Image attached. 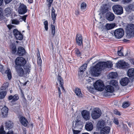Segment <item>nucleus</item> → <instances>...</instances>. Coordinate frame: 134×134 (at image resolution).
<instances>
[{
	"label": "nucleus",
	"instance_id": "ddd939ff",
	"mask_svg": "<svg viewBox=\"0 0 134 134\" xmlns=\"http://www.w3.org/2000/svg\"><path fill=\"white\" fill-rule=\"evenodd\" d=\"M81 114L84 119L86 120L90 119V112L86 110H83L81 112Z\"/></svg>",
	"mask_w": 134,
	"mask_h": 134
},
{
	"label": "nucleus",
	"instance_id": "ea45409f",
	"mask_svg": "<svg viewBox=\"0 0 134 134\" xmlns=\"http://www.w3.org/2000/svg\"><path fill=\"white\" fill-rule=\"evenodd\" d=\"M86 4L85 2L81 3V9L82 10H85L86 9Z\"/></svg>",
	"mask_w": 134,
	"mask_h": 134
},
{
	"label": "nucleus",
	"instance_id": "7c9ffc66",
	"mask_svg": "<svg viewBox=\"0 0 134 134\" xmlns=\"http://www.w3.org/2000/svg\"><path fill=\"white\" fill-rule=\"evenodd\" d=\"M87 65L84 64L82 65L79 69V72L81 74L83 73L84 71H85L87 67Z\"/></svg>",
	"mask_w": 134,
	"mask_h": 134
},
{
	"label": "nucleus",
	"instance_id": "f257e3e1",
	"mask_svg": "<svg viewBox=\"0 0 134 134\" xmlns=\"http://www.w3.org/2000/svg\"><path fill=\"white\" fill-rule=\"evenodd\" d=\"M112 63L110 62H99L95 66L94 68L91 69L90 72L93 76H98L102 70L107 68H110L112 67Z\"/></svg>",
	"mask_w": 134,
	"mask_h": 134
},
{
	"label": "nucleus",
	"instance_id": "0eeeda50",
	"mask_svg": "<svg viewBox=\"0 0 134 134\" xmlns=\"http://www.w3.org/2000/svg\"><path fill=\"white\" fill-rule=\"evenodd\" d=\"M116 64L118 68L121 69H125L129 67L130 66L128 63L123 61H119L116 63Z\"/></svg>",
	"mask_w": 134,
	"mask_h": 134
},
{
	"label": "nucleus",
	"instance_id": "bf43d9fd",
	"mask_svg": "<svg viewBox=\"0 0 134 134\" xmlns=\"http://www.w3.org/2000/svg\"><path fill=\"white\" fill-rule=\"evenodd\" d=\"M73 131L74 134H78L80 132V131L78 130H73Z\"/></svg>",
	"mask_w": 134,
	"mask_h": 134
},
{
	"label": "nucleus",
	"instance_id": "69168bd1",
	"mask_svg": "<svg viewBox=\"0 0 134 134\" xmlns=\"http://www.w3.org/2000/svg\"><path fill=\"white\" fill-rule=\"evenodd\" d=\"M79 13V12L78 10H76L75 11V14L76 15H78Z\"/></svg>",
	"mask_w": 134,
	"mask_h": 134
},
{
	"label": "nucleus",
	"instance_id": "37998d69",
	"mask_svg": "<svg viewBox=\"0 0 134 134\" xmlns=\"http://www.w3.org/2000/svg\"><path fill=\"white\" fill-rule=\"evenodd\" d=\"M43 24L44 25V27L46 31H47L48 29V23L47 20L44 21L43 22Z\"/></svg>",
	"mask_w": 134,
	"mask_h": 134
},
{
	"label": "nucleus",
	"instance_id": "4c0bfd02",
	"mask_svg": "<svg viewBox=\"0 0 134 134\" xmlns=\"http://www.w3.org/2000/svg\"><path fill=\"white\" fill-rule=\"evenodd\" d=\"M51 33L52 34V37H53L55 35V26L54 25H51Z\"/></svg>",
	"mask_w": 134,
	"mask_h": 134
},
{
	"label": "nucleus",
	"instance_id": "58836bf2",
	"mask_svg": "<svg viewBox=\"0 0 134 134\" xmlns=\"http://www.w3.org/2000/svg\"><path fill=\"white\" fill-rule=\"evenodd\" d=\"M13 53L15 54L16 51V48L15 45L12 44L10 46Z\"/></svg>",
	"mask_w": 134,
	"mask_h": 134
},
{
	"label": "nucleus",
	"instance_id": "9b49d317",
	"mask_svg": "<svg viewBox=\"0 0 134 134\" xmlns=\"http://www.w3.org/2000/svg\"><path fill=\"white\" fill-rule=\"evenodd\" d=\"M15 68L18 75L20 76H23L24 74V72L22 67L16 66H15Z\"/></svg>",
	"mask_w": 134,
	"mask_h": 134
},
{
	"label": "nucleus",
	"instance_id": "13d9d810",
	"mask_svg": "<svg viewBox=\"0 0 134 134\" xmlns=\"http://www.w3.org/2000/svg\"><path fill=\"white\" fill-rule=\"evenodd\" d=\"M7 26L9 30H10L14 27V26L11 25H8Z\"/></svg>",
	"mask_w": 134,
	"mask_h": 134
},
{
	"label": "nucleus",
	"instance_id": "f8f14e48",
	"mask_svg": "<svg viewBox=\"0 0 134 134\" xmlns=\"http://www.w3.org/2000/svg\"><path fill=\"white\" fill-rule=\"evenodd\" d=\"M76 42L79 46L82 45V35L80 34H77L76 36Z\"/></svg>",
	"mask_w": 134,
	"mask_h": 134
},
{
	"label": "nucleus",
	"instance_id": "e2e57ef3",
	"mask_svg": "<svg viewBox=\"0 0 134 134\" xmlns=\"http://www.w3.org/2000/svg\"><path fill=\"white\" fill-rule=\"evenodd\" d=\"M27 1L30 4L32 3L33 2V0H28Z\"/></svg>",
	"mask_w": 134,
	"mask_h": 134
},
{
	"label": "nucleus",
	"instance_id": "a878e982",
	"mask_svg": "<svg viewBox=\"0 0 134 134\" xmlns=\"http://www.w3.org/2000/svg\"><path fill=\"white\" fill-rule=\"evenodd\" d=\"M128 76L132 77L134 76V69L131 68L129 69L127 72Z\"/></svg>",
	"mask_w": 134,
	"mask_h": 134
},
{
	"label": "nucleus",
	"instance_id": "c03bdc74",
	"mask_svg": "<svg viewBox=\"0 0 134 134\" xmlns=\"http://www.w3.org/2000/svg\"><path fill=\"white\" fill-rule=\"evenodd\" d=\"M130 103L128 102H124L122 105V107L124 108H126L130 105Z\"/></svg>",
	"mask_w": 134,
	"mask_h": 134
},
{
	"label": "nucleus",
	"instance_id": "4d7b16f0",
	"mask_svg": "<svg viewBox=\"0 0 134 134\" xmlns=\"http://www.w3.org/2000/svg\"><path fill=\"white\" fill-rule=\"evenodd\" d=\"M58 90L59 93V98H60V95L61 94V92L60 90V88L59 87H58Z\"/></svg>",
	"mask_w": 134,
	"mask_h": 134
},
{
	"label": "nucleus",
	"instance_id": "e433bc0d",
	"mask_svg": "<svg viewBox=\"0 0 134 134\" xmlns=\"http://www.w3.org/2000/svg\"><path fill=\"white\" fill-rule=\"evenodd\" d=\"M5 12L7 16H8L12 12L11 9L9 7L6 8L5 9Z\"/></svg>",
	"mask_w": 134,
	"mask_h": 134
},
{
	"label": "nucleus",
	"instance_id": "49530a36",
	"mask_svg": "<svg viewBox=\"0 0 134 134\" xmlns=\"http://www.w3.org/2000/svg\"><path fill=\"white\" fill-rule=\"evenodd\" d=\"M27 15H25L23 16H21V18H20V19H21L22 20H20L21 21H24L25 23L26 22V19L27 17Z\"/></svg>",
	"mask_w": 134,
	"mask_h": 134
},
{
	"label": "nucleus",
	"instance_id": "dca6fc26",
	"mask_svg": "<svg viewBox=\"0 0 134 134\" xmlns=\"http://www.w3.org/2000/svg\"><path fill=\"white\" fill-rule=\"evenodd\" d=\"M25 54V51L23 47H20L18 48L17 52V55L19 56H23Z\"/></svg>",
	"mask_w": 134,
	"mask_h": 134
},
{
	"label": "nucleus",
	"instance_id": "393cba45",
	"mask_svg": "<svg viewBox=\"0 0 134 134\" xmlns=\"http://www.w3.org/2000/svg\"><path fill=\"white\" fill-rule=\"evenodd\" d=\"M57 80L59 83L60 86L62 88V90H64V88L63 86L64 84L63 80L61 77L59 75H58Z\"/></svg>",
	"mask_w": 134,
	"mask_h": 134
},
{
	"label": "nucleus",
	"instance_id": "a211bd4d",
	"mask_svg": "<svg viewBox=\"0 0 134 134\" xmlns=\"http://www.w3.org/2000/svg\"><path fill=\"white\" fill-rule=\"evenodd\" d=\"M85 129L88 131H92L93 127V125L91 122H87L85 125Z\"/></svg>",
	"mask_w": 134,
	"mask_h": 134
},
{
	"label": "nucleus",
	"instance_id": "a19ab883",
	"mask_svg": "<svg viewBox=\"0 0 134 134\" xmlns=\"http://www.w3.org/2000/svg\"><path fill=\"white\" fill-rule=\"evenodd\" d=\"M123 49L122 48H118V54L119 56H123Z\"/></svg>",
	"mask_w": 134,
	"mask_h": 134
},
{
	"label": "nucleus",
	"instance_id": "f3484780",
	"mask_svg": "<svg viewBox=\"0 0 134 134\" xmlns=\"http://www.w3.org/2000/svg\"><path fill=\"white\" fill-rule=\"evenodd\" d=\"M21 124L25 127L27 126L28 124V121L23 116H21L19 119Z\"/></svg>",
	"mask_w": 134,
	"mask_h": 134
},
{
	"label": "nucleus",
	"instance_id": "c9c22d12",
	"mask_svg": "<svg viewBox=\"0 0 134 134\" xmlns=\"http://www.w3.org/2000/svg\"><path fill=\"white\" fill-rule=\"evenodd\" d=\"M105 125L104 122L103 121H99L97 124L98 128L102 129Z\"/></svg>",
	"mask_w": 134,
	"mask_h": 134
},
{
	"label": "nucleus",
	"instance_id": "c85d7f7f",
	"mask_svg": "<svg viewBox=\"0 0 134 134\" xmlns=\"http://www.w3.org/2000/svg\"><path fill=\"white\" fill-rule=\"evenodd\" d=\"M105 90L107 92H109L112 93L114 91V88L111 86L108 85L106 86Z\"/></svg>",
	"mask_w": 134,
	"mask_h": 134
},
{
	"label": "nucleus",
	"instance_id": "4468645a",
	"mask_svg": "<svg viewBox=\"0 0 134 134\" xmlns=\"http://www.w3.org/2000/svg\"><path fill=\"white\" fill-rule=\"evenodd\" d=\"M110 128L108 126H105L101 129L100 134H109L110 132Z\"/></svg>",
	"mask_w": 134,
	"mask_h": 134
},
{
	"label": "nucleus",
	"instance_id": "052dcab7",
	"mask_svg": "<svg viewBox=\"0 0 134 134\" xmlns=\"http://www.w3.org/2000/svg\"><path fill=\"white\" fill-rule=\"evenodd\" d=\"M12 0H4L6 4H8L10 3Z\"/></svg>",
	"mask_w": 134,
	"mask_h": 134
},
{
	"label": "nucleus",
	"instance_id": "aec40b11",
	"mask_svg": "<svg viewBox=\"0 0 134 134\" xmlns=\"http://www.w3.org/2000/svg\"><path fill=\"white\" fill-rule=\"evenodd\" d=\"M8 111V108L6 106H4L1 109V112L3 116L4 117H5L7 116Z\"/></svg>",
	"mask_w": 134,
	"mask_h": 134
},
{
	"label": "nucleus",
	"instance_id": "0e129e2a",
	"mask_svg": "<svg viewBox=\"0 0 134 134\" xmlns=\"http://www.w3.org/2000/svg\"><path fill=\"white\" fill-rule=\"evenodd\" d=\"M3 0H0V6L2 5L3 3Z\"/></svg>",
	"mask_w": 134,
	"mask_h": 134
},
{
	"label": "nucleus",
	"instance_id": "09e8293b",
	"mask_svg": "<svg viewBox=\"0 0 134 134\" xmlns=\"http://www.w3.org/2000/svg\"><path fill=\"white\" fill-rule=\"evenodd\" d=\"M5 132L4 130L3 127H1L0 128V134H5Z\"/></svg>",
	"mask_w": 134,
	"mask_h": 134
},
{
	"label": "nucleus",
	"instance_id": "5701e85b",
	"mask_svg": "<svg viewBox=\"0 0 134 134\" xmlns=\"http://www.w3.org/2000/svg\"><path fill=\"white\" fill-rule=\"evenodd\" d=\"M5 129L9 130L13 126V123L10 121L8 120L6 121L5 123Z\"/></svg>",
	"mask_w": 134,
	"mask_h": 134
},
{
	"label": "nucleus",
	"instance_id": "cd10ccee",
	"mask_svg": "<svg viewBox=\"0 0 134 134\" xmlns=\"http://www.w3.org/2000/svg\"><path fill=\"white\" fill-rule=\"evenodd\" d=\"M75 93L76 95L79 97H82V93L81 90L78 88H76L75 90Z\"/></svg>",
	"mask_w": 134,
	"mask_h": 134
},
{
	"label": "nucleus",
	"instance_id": "4be33fe9",
	"mask_svg": "<svg viewBox=\"0 0 134 134\" xmlns=\"http://www.w3.org/2000/svg\"><path fill=\"white\" fill-rule=\"evenodd\" d=\"M19 99V97L17 94H15L14 96L10 95L8 97V99L9 100L12 99L11 101L12 103L17 100Z\"/></svg>",
	"mask_w": 134,
	"mask_h": 134
},
{
	"label": "nucleus",
	"instance_id": "6e6552de",
	"mask_svg": "<svg viewBox=\"0 0 134 134\" xmlns=\"http://www.w3.org/2000/svg\"><path fill=\"white\" fill-rule=\"evenodd\" d=\"M15 63L17 66H21L25 65L26 61L24 58L22 57H18L16 59Z\"/></svg>",
	"mask_w": 134,
	"mask_h": 134
},
{
	"label": "nucleus",
	"instance_id": "1a4fd4ad",
	"mask_svg": "<svg viewBox=\"0 0 134 134\" xmlns=\"http://www.w3.org/2000/svg\"><path fill=\"white\" fill-rule=\"evenodd\" d=\"M13 34L16 39L21 40L23 38V36L21 32L16 29H14L13 31Z\"/></svg>",
	"mask_w": 134,
	"mask_h": 134
},
{
	"label": "nucleus",
	"instance_id": "2f4dec72",
	"mask_svg": "<svg viewBox=\"0 0 134 134\" xmlns=\"http://www.w3.org/2000/svg\"><path fill=\"white\" fill-rule=\"evenodd\" d=\"M5 74H7L8 76V77L9 80H10L12 78V74L10 70L7 68V69L5 70Z\"/></svg>",
	"mask_w": 134,
	"mask_h": 134
},
{
	"label": "nucleus",
	"instance_id": "39448f33",
	"mask_svg": "<svg viewBox=\"0 0 134 134\" xmlns=\"http://www.w3.org/2000/svg\"><path fill=\"white\" fill-rule=\"evenodd\" d=\"M101 110L98 108H95L94 109L91 113L92 118L94 119L98 118L101 114Z\"/></svg>",
	"mask_w": 134,
	"mask_h": 134
},
{
	"label": "nucleus",
	"instance_id": "f704fd0d",
	"mask_svg": "<svg viewBox=\"0 0 134 134\" xmlns=\"http://www.w3.org/2000/svg\"><path fill=\"white\" fill-rule=\"evenodd\" d=\"M117 75L116 72H112L109 74V77L112 79L115 78L117 77Z\"/></svg>",
	"mask_w": 134,
	"mask_h": 134
},
{
	"label": "nucleus",
	"instance_id": "680f3d73",
	"mask_svg": "<svg viewBox=\"0 0 134 134\" xmlns=\"http://www.w3.org/2000/svg\"><path fill=\"white\" fill-rule=\"evenodd\" d=\"M13 132L12 131H9L7 134H13Z\"/></svg>",
	"mask_w": 134,
	"mask_h": 134
},
{
	"label": "nucleus",
	"instance_id": "c756f323",
	"mask_svg": "<svg viewBox=\"0 0 134 134\" xmlns=\"http://www.w3.org/2000/svg\"><path fill=\"white\" fill-rule=\"evenodd\" d=\"M115 23L112 24H107L105 25V27L108 30H109L113 29L115 26Z\"/></svg>",
	"mask_w": 134,
	"mask_h": 134
},
{
	"label": "nucleus",
	"instance_id": "3c124183",
	"mask_svg": "<svg viewBox=\"0 0 134 134\" xmlns=\"http://www.w3.org/2000/svg\"><path fill=\"white\" fill-rule=\"evenodd\" d=\"M37 62L38 64L40 65H41L42 63V60L40 57H38L37 58Z\"/></svg>",
	"mask_w": 134,
	"mask_h": 134
},
{
	"label": "nucleus",
	"instance_id": "412c9836",
	"mask_svg": "<svg viewBox=\"0 0 134 134\" xmlns=\"http://www.w3.org/2000/svg\"><path fill=\"white\" fill-rule=\"evenodd\" d=\"M129 80L128 78L127 77H125L121 79L120 81V83L123 86H125L128 83Z\"/></svg>",
	"mask_w": 134,
	"mask_h": 134
},
{
	"label": "nucleus",
	"instance_id": "603ef678",
	"mask_svg": "<svg viewBox=\"0 0 134 134\" xmlns=\"http://www.w3.org/2000/svg\"><path fill=\"white\" fill-rule=\"evenodd\" d=\"M132 0H122V1L124 3H129Z\"/></svg>",
	"mask_w": 134,
	"mask_h": 134
},
{
	"label": "nucleus",
	"instance_id": "338daca9",
	"mask_svg": "<svg viewBox=\"0 0 134 134\" xmlns=\"http://www.w3.org/2000/svg\"><path fill=\"white\" fill-rule=\"evenodd\" d=\"M89 88V90L90 91H93V88H92L91 87H90Z\"/></svg>",
	"mask_w": 134,
	"mask_h": 134
},
{
	"label": "nucleus",
	"instance_id": "473e14b6",
	"mask_svg": "<svg viewBox=\"0 0 134 134\" xmlns=\"http://www.w3.org/2000/svg\"><path fill=\"white\" fill-rule=\"evenodd\" d=\"M118 82L115 80H111L109 83V84L110 85L114 86L116 88L118 87Z\"/></svg>",
	"mask_w": 134,
	"mask_h": 134
},
{
	"label": "nucleus",
	"instance_id": "72a5a7b5",
	"mask_svg": "<svg viewBox=\"0 0 134 134\" xmlns=\"http://www.w3.org/2000/svg\"><path fill=\"white\" fill-rule=\"evenodd\" d=\"M7 92L5 91H0V99H3L6 96Z\"/></svg>",
	"mask_w": 134,
	"mask_h": 134
},
{
	"label": "nucleus",
	"instance_id": "7ed1b4c3",
	"mask_svg": "<svg viewBox=\"0 0 134 134\" xmlns=\"http://www.w3.org/2000/svg\"><path fill=\"white\" fill-rule=\"evenodd\" d=\"M127 35L130 37L134 36V25L133 24L128 25L126 28Z\"/></svg>",
	"mask_w": 134,
	"mask_h": 134
},
{
	"label": "nucleus",
	"instance_id": "79ce46f5",
	"mask_svg": "<svg viewBox=\"0 0 134 134\" xmlns=\"http://www.w3.org/2000/svg\"><path fill=\"white\" fill-rule=\"evenodd\" d=\"M75 53L77 56L80 57L81 55V53L79 50L77 48L75 49Z\"/></svg>",
	"mask_w": 134,
	"mask_h": 134
},
{
	"label": "nucleus",
	"instance_id": "b1692460",
	"mask_svg": "<svg viewBox=\"0 0 134 134\" xmlns=\"http://www.w3.org/2000/svg\"><path fill=\"white\" fill-rule=\"evenodd\" d=\"M55 12L54 8L52 7V13H51V18L53 20V23L55 22V21L56 19V17L57 15V14L55 13Z\"/></svg>",
	"mask_w": 134,
	"mask_h": 134
},
{
	"label": "nucleus",
	"instance_id": "de8ad7c7",
	"mask_svg": "<svg viewBox=\"0 0 134 134\" xmlns=\"http://www.w3.org/2000/svg\"><path fill=\"white\" fill-rule=\"evenodd\" d=\"M46 1L47 2H49V3L47 5L49 8L51 7L53 0H46Z\"/></svg>",
	"mask_w": 134,
	"mask_h": 134
},
{
	"label": "nucleus",
	"instance_id": "a18cd8bd",
	"mask_svg": "<svg viewBox=\"0 0 134 134\" xmlns=\"http://www.w3.org/2000/svg\"><path fill=\"white\" fill-rule=\"evenodd\" d=\"M20 21L16 19H13L12 21V23L16 25H18L19 24Z\"/></svg>",
	"mask_w": 134,
	"mask_h": 134
},
{
	"label": "nucleus",
	"instance_id": "774afa93",
	"mask_svg": "<svg viewBox=\"0 0 134 134\" xmlns=\"http://www.w3.org/2000/svg\"><path fill=\"white\" fill-rule=\"evenodd\" d=\"M38 57H40V53L39 52L37 53V58Z\"/></svg>",
	"mask_w": 134,
	"mask_h": 134
},
{
	"label": "nucleus",
	"instance_id": "6e6d98bb",
	"mask_svg": "<svg viewBox=\"0 0 134 134\" xmlns=\"http://www.w3.org/2000/svg\"><path fill=\"white\" fill-rule=\"evenodd\" d=\"M108 8H104L103 9V13H105L107 12L108 11Z\"/></svg>",
	"mask_w": 134,
	"mask_h": 134
},
{
	"label": "nucleus",
	"instance_id": "864d4df0",
	"mask_svg": "<svg viewBox=\"0 0 134 134\" xmlns=\"http://www.w3.org/2000/svg\"><path fill=\"white\" fill-rule=\"evenodd\" d=\"M113 122L116 125H118L119 124L118 120L116 119H114Z\"/></svg>",
	"mask_w": 134,
	"mask_h": 134
},
{
	"label": "nucleus",
	"instance_id": "423d86ee",
	"mask_svg": "<svg viewBox=\"0 0 134 134\" xmlns=\"http://www.w3.org/2000/svg\"><path fill=\"white\" fill-rule=\"evenodd\" d=\"M124 31L122 29L119 28L115 30L114 35L115 38L120 39L123 36L124 34Z\"/></svg>",
	"mask_w": 134,
	"mask_h": 134
},
{
	"label": "nucleus",
	"instance_id": "6ab92c4d",
	"mask_svg": "<svg viewBox=\"0 0 134 134\" xmlns=\"http://www.w3.org/2000/svg\"><path fill=\"white\" fill-rule=\"evenodd\" d=\"M106 17L108 20L112 21L115 18V15L113 13L109 12L107 14Z\"/></svg>",
	"mask_w": 134,
	"mask_h": 134
},
{
	"label": "nucleus",
	"instance_id": "2eb2a0df",
	"mask_svg": "<svg viewBox=\"0 0 134 134\" xmlns=\"http://www.w3.org/2000/svg\"><path fill=\"white\" fill-rule=\"evenodd\" d=\"M125 9L128 13H130L134 11V4L132 3L126 6L125 7Z\"/></svg>",
	"mask_w": 134,
	"mask_h": 134
},
{
	"label": "nucleus",
	"instance_id": "f03ea898",
	"mask_svg": "<svg viewBox=\"0 0 134 134\" xmlns=\"http://www.w3.org/2000/svg\"><path fill=\"white\" fill-rule=\"evenodd\" d=\"M93 85L96 90L100 91L103 90L104 86L103 82L100 80H97L94 84Z\"/></svg>",
	"mask_w": 134,
	"mask_h": 134
},
{
	"label": "nucleus",
	"instance_id": "8fccbe9b",
	"mask_svg": "<svg viewBox=\"0 0 134 134\" xmlns=\"http://www.w3.org/2000/svg\"><path fill=\"white\" fill-rule=\"evenodd\" d=\"M3 16V13L2 12V9L0 8V20H2L1 18Z\"/></svg>",
	"mask_w": 134,
	"mask_h": 134
},
{
	"label": "nucleus",
	"instance_id": "bb28decb",
	"mask_svg": "<svg viewBox=\"0 0 134 134\" xmlns=\"http://www.w3.org/2000/svg\"><path fill=\"white\" fill-rule=\"evenodd\" d=\"M24 69L26 74H29L31 70V65L30 64H27L24 66Z\"/></svg>",
	"mask_w": 134,
	"mask_h": 134
},
{
	"label": "nucleus",
	"instance_id": "5fc2aeb1",
	"mask_svg": "<svg viewBox=\"0 0 134 134\" xmlns=\"http://www.w3.org/2000/svg\"><path fill=\"white\" fill-rule=\"evenodd\" d=\"M114 113L115 114L119 115H121L120 112L117 110H115L114 111Z\"/></svg>",
	"mask_w": 134,
	"mask_h": 134
},
{
	"label": "nucleus",
	"instance_id": "20e7f679",
	"mask_svg": "<svg viewBox=\"0 0 134 134\" xmlns=\"http://www.w3.org/2000/svg\"><path fill=\"white\" fill-rule=\"evenodd\" d=\"M112 9L115 14L120 15L123 13V8L122 7L119 5H115L112 7Z\"/></svg>",
	"mask_w": 134,
	"mask_h": 134
},
{
	"label": "nucleus",
	"instance_id": "9d476101",
	"mask_svg": "<svg viewBox=\"0 0 134 134\" xmlns=\"http://www.w3.org/2000/svg\"><path fill=\"white\" fill-rule=\"evenodd\" d=\"M18 11L19 14H24L27 12V6L23 4H21L18 8Z\"/></svg>",
	"mask_w": 134,
	"mask_h": 134
}]
</instances>
